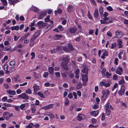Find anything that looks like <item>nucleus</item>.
Instances as JSON below:
<instances>
[{
    "label": "nucleus",
    "instance_id": "obj_37",
    "mask_svg": "<svg viewBox=\"0 0 128 128\" xmlns=\"http://www.w3.org/2000/svg\"><path fill=\"white\" fill-rule=\"evenodd\" d=\"M34 125V124L32 123H31L29 125L26 126V128H32V126Z\"/></svg>",
    "mask_w": 128,
    "mask_h": 128
},
{
    "label": "nucleus",
    "instance_id": "obj_29",
    "mask_svg": "<svg viewBox=\"0 0 128 128\" xmlns=\"http://www.w3.org/2000/svg\"><path fill=\"white\" fill-rule=\"evenodd\" d=\"M69 102L68 98H66L64 102V104L66 106H68L69 104Z\"/></svg>",
    "mask_w": 128,
    "mask_h": 128
},
{
    "label": "nucleus",
    "instance_id": "obj_38",
    "mask_svg": "<svg viewBox=\"0 0 128 128\" xmlns=\"http://www.w3.org/2000/svg\"><path fill=\"white\" fill-rule=\"evenodd\" d=\"M26 106L25 104H21L20 106V108L22 110H23V108L25 107Z\"/></svg>",
    "mask_w": 128,
    "mask_h": 128
},
{
    "label": "nucleus",
    "instance_id": "obj_12",
    "mask_svg": "<svg viewBox=\"0 0 128 128\" xmlns=\"http://www.w3.org/2000/svg\"><path fill=\"white\" fill-rule=\"evenodd\" d=\"M34 91L35 92H37L39 90V86L36 84H34L33 86Z\"/></svg>",
    "mask_w": 128,
    "mask_h": 128
},
{
    "label": "nucleus",
    "instance_id": "obj_44",
    "mask_svg": "<svg viewBox=\"0 0 128 128\" xmlns=\"http://www.w3.org/2000/svg\"><path fill=\"white\" fill-rule=\"evenodd\" d=\"M123 53L122 52H120L118 54V58L120 59H121L122 57L121 56L122 54Z\"/></svg>",
    "mask_w": 128,
    "mask_h": 128
},
{
    "label": "nucleus",
    "instance_id": "obj_16",
    "mask_svg": "<svg viewBox=\"0 0 128 128\" xmlns=\"http://www.w3.org/2000/svg\"><path fill=\"white\" fill-rule=\"evenodd\" d=\"M117 44L118 46V48H122V41L121 40L118 39L117 40Z\"/></svg>",
    "mask_w": 128,
    "mask_h": 128
},
{
    "label": "nucleus",
    "instance_id": "obj_24",
    "mask_svg": "<svg viewBox=\"0 0 128 128\" xmlns=\"http://www.w3.org/2000/svg\"><path fill=\"white\" fill-rule=\"evenodd\" d=\"M30 9L31 10L34 11L35 12H37L38 10V9L37 8L34 6L31 7Z\"/></svg>",
    "mask_w": 128,
    "mask_h": 128
},
{
    "label": "nucleus",
    "instance_id": "obj_58",
    "mask_svg": "<svg viewBox=\"0 0 128 128\" xmlns=\"http://www.w3.org/2000/svg\"><path fill=\"white\" fill-rule=\"evenodd\" d=\"M50 118H54V115L52 114H49L47 115Z\"/></svg>",
    "mask_w": 128,
    "mask_h": 128
},
{
    "label": "nucleus",
    "instance_id": "obj_26",
    "mask_svg": "<svg viewBox=\"0 0 128 128\" xmlns=\"http://www.w3.org/2000/svg\"><path fill=\"white\" fill-rule=\"evenodd\" d=\"M33 76L36 79H37L39 78L40 76V75L38 74H36L35 72H33Z\"/></svg>",
    "mask_w": 128,
    "mask_h": 128
},
{
    "label": "nucleus",
    "instance_id": "obj_20",
    "mask_svg": "<svg viewBox=\"0 0 128 128\" xmlns=\"http://www.w3.org/2000/svg\"><path fill=\"white\" fill-rule=\"evenodd\" d=\"M54 69L52 67H48V72L50 74H53L54 72Z\"/></svg>",
    "mask_w": 128,
    "mask_h": 128
},
{
    "label": "nucleus",
    "instance_id": "obj_17",
    "mask_svg": "<svg viewBox=\"0 0 128 128\" xmlns=\"http://www.w3.org/2000/svg\"><path fill=\"white\" fill-rule=\"evenodd\" d=\"M76 30L77 28L76 27H72L70 28L69 29L70 32L73 33H75Z\"/></svg>",
    "mask_w": 128,
    "mask_h": 128
},
{
    "label": "nucleus",
    "instance_id": "obj_64",
    "mask_svg": "<svg viewBox=\"0 0 128 128\" xmlns=\"http://www.w3.org/2000/svg\"><path fill=\"white\" fill-rule=\"evenodd\" d=\"M98 108V106L96 104H95L94 106L92 107V108H93L94 109L96 110Z\"/></svg>",
    "mask_w": 128,
    "mask_h": 128
},
{
    "label": "nucleus",
    "instance_id": "obj_62",
    "mask_svg": "<svg viewBox=\"0 0 128 128\" xmlns=\"http://www.w3.org/2000/svg\"><path fill=\"white\" fill-rule=\"evenodd\" d=\"M4 45L5 46H6L9 45V42L8 40L5 41L4 42Z\"/></svg>",
    "mask_w": 128,
    "mask_h": 128
},
{
    "label": "nucleus",
    "instance_id": "obj_60",
    "mask_svg": "<svg viewBox=\"0 0 128 128\" xmlns=\"http://www.w3.org/2000/svg\"><path fill=\"white\" fill-rule=\"evenodd\" d=\"M107 35L108 36H109L110 37L112 36V33H111V32L110 31H108L107 32Z\"/></svg>",
    "mask_w": 128,
    "mask_h": 128
},
{
    "label": "nucleus",
    "instance_id": "obj_52",
    "mask_svg": "<svg viewBox=\"0 0 128 128\" xmlns=\"http://www.w3.org/2000/svg\"><path fill=\"white\" fill-rule=\"evenodd\" d=\"M116 43L112 44L111 48L112 49L114 48L116 46Z\"/></svg>",
    "mask_w": 128,
    "mask_h": 128
},
{
    "label": "nucleus",
    "instance_id": "obj_9",
    "mask_svg": "<svg viewBox=\"0 0 128 128\" xmlns=\"http://www.w3.org/2000/svg\"><path fill=\"white\" fill-rule=\"evenodd\" d=\"M122 87L123 88L120 90L118 92L119 94L121 96L124 94L125 90L126 88L125 86H123Z\"/></svg>",
    "mask_w": 128,
    "mask_h": 128
},
{
    "label": "nucleus",
    "instance_id": "obj_15",
    "mask_svg": "<svg viewBox=\"0 0 128 128\" xmlns=\"http://www.w3.org/2000/svg\"><path fill=\"white\" fill-rule=\"evenodd\" d=\"M53 106V104H50L47 106H44L41 108L42 109L47 110L51 108Z\"/></svg>",
    "mask_w": 128,
    "mask_h": 128
},
{
    "label": "nucleus",
    "instance_id": "obj_28",
    "mask_svg": "<svg viewBox=\"0 0 128 128\" xmlns=\"http://www.w3.org/2000/svg\"><path fill=\"white\" fill-rule=\"evenodd\" d=\"M125 83V81L123 79L120 80L118 82V83L120 85H123Z\"/></svg>",
    "mask_w": 128,
    "mask_h": 128
},
{
    "label": "nucleus",
    "instance_id": "obj_7",
    "mask_svg": "<svg viewBox=\"0 0 128 128\" xmlns=\"http://www.w3.org/2000/svg\"><path fill=\"white\" fill-rule=\"evenodd\" d=\"M122 72L123 70L121 67H118V69L116 70V73L120 75H122Z\"/></svg>",
    "mask_w": 128,
    "mask_h": 128
},
{
    "label": "nucleus",
    "instance_id": "obj_5",
    "mask_svg": "<svg viewBox=\"0 0 128 128\" xmlns=\"http://www.w3.org/2000/svg\"><path fill=\"white\" fill-rule=\"evenodd\" d=\"M115 33L116 36V38H122L124 35L121 31L119 30H117Z\"/></svg>",
    "mask_w": 128,
    "mask_h": 128
},
{
    "label": "nucleus",
    "instance_id": "obj_63",
    "mask_svg": "<svg viewBox=\"0 0 128 128\" xmlns=\"http://www.w3.org/2000/svg\"><path fill=\"white\" fill-rule=\"evenodd\" d=\"M55 75L57 77H59L60 76V73L59 72H57L55 73Z\"/></svg>",
    "mask_w": 128,
    "mask_h": 128
},
{
    "label": "nucleus",
    "instance_id": "obj_30",
    "mask_svg": "<svg viewBox=\"0 0 128 128\" xmlns=\"http://www.w3.org/2000/svg\"><path fill=\"white\" fill-rule=\"evenodd\" d=\"M62 36L60 34H57L56 35L55 38L56 40L60 39Z\"/></svg>",
    "mask_w": 128,
    "mask_h": 128
},
{
    "label": "nucleus",
    "instance_id": "obj_32",
    "mask_svg": "<svg viewBox=\"0 0 128 128\" xmlns=\"http://www.w3.org/2000/svg\"><path fill=\"white\" fill-rule=\"evenodd\" d=\"M16 64V62L14 61H11L10 62V65L11 66H14Z\"/></svg>",
    "mask_w": 128,
    "mask_h": 128
},
{
    "label": "nucleus",
    "instance_id": "obj_21",
    "mask_svg": "<svg viewBox=\"0 0 128 128\" xmlns=\"http://www.w3.org/2000/svg\"><path fill=\"white\" fill-rule=\"evenodd\" d=\"M94 16L96 18H97L98 17V9H95V11L94 14Z\"/></svg>",
    "mask_w": 128,
    "mask_h": 128
},
{
    "label": "nucleus",
    "instance_id": "obj_54",
    "mask_svg": "<svg viewBox=\"0 0 128 128\" xmlns=\"http://www.w3.org/2000/svg\"><path fill=\"white\" fill-rule=\"evenodd\" d=\"M82 57L81 56H79L78 58L77 61L79 62H82Z\"/></svg>",
    "mask_w": 128,
    "mask_h": 128
},
{
    "label": "nucleus",
    "instance_id": "obj_43",
    "mask_svg": "<svg viewBox=\"0 0 128 128\" xmlns=\"http://www.w3.org/2000/svg\"><path fill=\"white\" fill-rule=\"evenodd\" d=\"M63 49L66 52H68L69 51V49L66 46H64L63 48Z\"/></svg>",
    "mask_w": 128,
    "mask_h": 128
},
{
    "label": "nucleus",
    "instance_id": "obj_11",
    "mask_svg": "<svg viewBox=\"0 0 128 128\" xmlns=\"http://www.w3.org/2000/svg\"><path fill=\"white\" fill-rule=\"evenodd\" d=\"M99 112L98 110H95L91 112H90V114L92 116L96 117L98 114Z\"/></svg>",
    "mask_w": 128,
    "mask_h": 128
},
{
    "label": "nucleus",
    "instance_id": "obj_40",
    "mask_svg": "<svg viewBox=\"0 0 128 128\" xmlns=\"http://www.w3.org/2000/svg\"><path fill=\"white\" fill-rule=\"evenodd\" d=\"M37 37L34 35L32 37L31 39L30 40L31 42H33L34 40Z\"/></svg>",
    "mask_w": 128,
    "mask_h": 128
},
{
    "label": "nucleus",
    "instance_id": "obj_18",
    "mask_svg": "<svg viewBox=\"0 0 128 128\" xmlns=\"http://www.w3.org/2000/svg\"><path fill=\"white\" fill-rule=\"evenodd\" d=\"M7 92L10 95H14L16 94V92L14 90H7Z\"/></svg>",
    "mask_w": 128,
    "mask_h": 128
},
{
    "label": "nucleus",
    "instance_id": "obj_6",
    "mask_svg": "<svg viewBox=\"0 0 128 128\" xmlns=\"http://www.w3.org/2000/svg\"><path fill=\"white\" fill-rule=\"evenodd\" d=\"M18 97L19 98H22L25 100H28L29 98V97L26 94L23 93L19 95Z\"/></svg>",
    "mask_w": 128,
    "mask_h": 128
},
{
    "label": "nucleus",
    "instance_id": "obj_2",
    "mask_svg": "<svg viewBox=\"0 0 128 128\" xmlns=\"http://www.w3.org/2000/svg\"><path fill=\"white\" fill-rule=\"evenodd\" d=\"M70 59L69 58L68 56H66V57L63 58L62 60L63 62L61 63V65L62 68L66 70H68L66 64L68 62V60Z\"/></svg>",
    "mask_w": 128,
    "mask_h": 128
},
{
    "label": "nucleus",
    "instance_id": "obj_46",
    "mask_svg": "<svg viewBox=\"0 0 128 128\" xmlns=\"http://www.w3.org/2000/svg\"><path fill=\"white\" fill-rule=\"evenodd\" d=\"M48 75V73L47 72H45L43 75V77L44 78H47Z\"/></svg>",
    "mask_w": 128,
    "mask_h": 128
},
{
    "label": "nucleus",
    "instance_id": "obj_13",
    "mask_svg": "<svg viewBox=\"0 0 128 128\" xmlns=\"http://www.w3.org/2000/svg\"><path fill=\"white\" fill-rule=\"evenodd\" d=\"M88 68L87 67H85L81 70V71L83 73L87 74L88 73Z\"/></svg>",
    "mask_w": 128,
    "mask_h": 128
},
{
    "label": "nucleus",
    "instance_id": "obj_25",
    "mask_svg": "<svg viewBox=\"0 0 128 128\" xmlns=\"http://www.w3.org/2000/svg\"><path fill=\"white\" fill-rule=\"evenodd\" d=\"M40 30H38L34 34V35L36 36V37L37 38L40 35Z\"/></svg>",
    "mask_w": 128,
    "mask_h": 128
},
{
    "label": "nucleus",
    "instance_id": "obj_23",
    "mask_svg": "<svg viewBox=\"0 0 128 128\" xmlns=\"http://www.w3.org/2000/svg\"><path fill=\"white\" fill-rule=\"evenodd\" d=\"M73 10V7L72 6L70 5L69 6L68 8V11L70 12H71Z\"/></svg>",
    "mask_w": 128,
    "mask_h": 128
},
{
    "label": "nucleus",
    "instance_id": "obj_31",
    "mask_svg": "<svg viewBox=\"0 0 128 128\" xmlns=\"http://www.w3.org/2000/svg\"><path fill=\"white\" fill-rule=\"evenodd\" d=\"M62 10L60 9H58L57 10H55L54 12V13L56 15V14L57 12H58V14H60L62 12Z\"/></svg>",
    "mask_w": 128,
    "mask_h": 128
},
{
    "label": "nucleus",
    "instance_id": "obj_10",
    "mask_svg": "<svg viewBox=\"0 0 128 128\" xmlns=\"http://www.w3.org/2000/svg\"><path fill=\"white\" fill-rule=\"evenodd\" d=\"M85 118V116L84 115L81 114H79L77 117V120L79 121L80 120L82 119H84Z\"/></svg>",
    "mask_w": 128,
    "mask_h": 128
},
{
    "label": "nucleus",
    "instance_id": "obj_19",
    "mask_svg": "<svg viewBox=\"0 0 128 128\" xmlns=\"http://www.w3.org/2000/svg\"><path fill=\"white\" fill-rule=\"evenodd\" d=\"M3 116L6 120H8L9 118V112H5L3 113Z\"/></svg>",
    "mask_w": 128,
    "mask_h": 128
},
{
    "label": "nucleus",
    "instance_id": "obj_34",
    "mask_svg": "<svg viewBox=\"0 0 128 128\" xmlns=\"http://www.w3.org/2000/svg\"><path fill=\"white\" fill-rule=\"evenodd\" d=\"M111 75V74L109 73L108 72H107L106 73V77L107 78H108Z\"/></svg>",
    "mask_w": 128,
    "mask_h": 128
},
{
    "label": "nucleus",
    "instance_id": "obj_57",
    "mask_svg": "<svg viewBox=\"0 0 128 128\" xmlns=\"http://www.w3.org/2000/svg\"><path fill=\"white\" fill-rule=\"evenodd\" d=\"M88 16L89 18L90 19H92V16H91L90 14L89 11H88Z\"/></svg>",
    "mask_w": 128,
    "mask_h": 128
},
{
    "label": "nucleus",
    "instance_id": "obj_22",
    "mask_svg": "<svg viewBox=\"0 0 128 128\" xmlns=\"http://www.w3.org/2000/svg\"><path fill=\"white\" fill-rule=\"evenodd\" d=\"M19 29V26H14L11 27V30H18Z\"/></svg>",
    "mask_w": 128,
    "mask_h": 128
},
{
    "label": "nucleus",
    "instance_id": "obj_41",
    "mask_svg": "<svg viewBox=\"0 0 128 128\" xmlns=\"http://www.w3.org/2000/svg\"><path fill=\"white\" fill-rule=\"evenodd\" d=\"M107 10L109 11H112L113 10L111 6H109L106 7Z\"/></svg>",
    "mask_w": 128,
    "mask_h": 128
},
{
    "label": "nucleus",
    "instance_id": "obj_33",
    "mask_svg": "<svg viewBox=\"0 0 128 128\" xmlns=\"http://www.w3.org/2000/svg\"><path fill=\"white\" fill-rule=\"evenodd\" d=\"M38 94L40 97L42 98H44V96L42 93L40 92H38Z\"/></svg>",
    "mask_w": 128,
    "mask_h": 128
},
{
    "label": "nucleus",
    "instance_id": "obj_45",
    "mask_svg": "<svg viewBox=\"0 0 128 128\" xmlns=\"http://www.w3.org/2000/svg\"><path fill=\"white\" fill-rule=\"evenodd\" d=\"M26 93L28 94H30L32 93V91L30 89H28L26 91Z\"/></svg>",
    "mask_w": 128,
    "mask_h": 128
},
{
    "label": "nucleus",
    "instance_id": "obj_1",
    "mask_svg": "<svg viewBox=\"0 0 128 128\" xmlns=\"http://www.w3.org/2000/svg\"><path fill=\"white\" fill-rule=\"evenodd\" d=\"M48 24H47L45 23L42 21H40L37 23V26L39 27V28H42L46 27V26H48L45 29H48V30L52 28L53 25L51 24L48 26Z\"/></svg>",
    "mask_w": 128,
    "mask_h": 128
},
{
    "label": "nucleus",
    "instance_id": "obj_48",
    "mask_svg": "<svg viewBox=\"0 0 128 128\" xmlns=\"http://www.w3.org/2000/svg\"><path fill=\"white\" fill-rule=\"evenodd\" d=\"M12 48L11 47L7 48V47H6L4 49V50L5 51H9L11 50Z\"/></svg>",
    "mask_w": 128,
    "mask_h": 128
},
{
    "label": "nucleus",
    "instance_id": "obj_35",
    "mask_svg": "<svg viewBox=\"0 0 128 128\" xmlns=\"http://www.w3.org/2000/svg\"><path fill=\"white\" fill-rule=\"evenodd\" d=\"M3 3L4 6H6L7 4V2L6 0H0Z\"/></svg>",
    "mask_w": 128,
    "mask_h": 128
},
{
    "label": "nucleus",
    "instance_id": "obj_53",
    "mask_svg": "<svg viewBox=\"0 0 128 128\" xmlns=\"http://www.w3.org/2000/svg\"><path fill=\"white\" fill-rule=\"evenodd\" d=\"M100 13L101 15H102L103 12V9L102 8H100Z\"/></svg>",
    "mask_w": 128,
    "mask_h": 128
},
{
    "label": "nucleus",
    "instance_id": "obj_61",
    "mask_svg": "<svg viewBox=\"0 0 128 128\" xmlns=\"http://www.w3.org/2000/svg\"><path fill=\"white\" fill-rule=\"evenodd\" d=\"M113 78L114 80H116L118 79L117 76L116 74H114L113 76Z\"/></svg>",
    "mask_w": 128,
    "mask_h": 128
},
{
    "label": "nucleus",
    "instance_id": "obj_51",
    "mask_svg": "<svg viewBox=\"0 0 128 128\" xmlns=\"http://www.w3.org/2000/svg\"><path fill=\"white\" fill-rule=\"evenodd\" d=\"M118 86V84L117 83H115L114 86L112 88V90H114V89L117 87Z\"/></svg>",
    "mask_w": 128,
    "mask_h": 128
},
{
    "label": "nucleus",
    "instance_id": "obj_49",
    "mask_svg": "<svg viewBox=\"0 0 128 128\" xmlns=\"http://www.w3.org/2000/svg\"><path fill=\"white\" fill-rule=\"evenodd\" d=\"M92 124H96V120L95 119L92 118Z\"/></svg>",
    "mask_w": 128,
    "mask_h": 128
},
{
    "label": "nucleus",
    "instance_id": "obj_50",
    "mask_svg": "<svg viewBox=\"0 0 128 128\" xmlns=\"http://www.w3.org/2000/svg\"><path fill=\"white\" fill-rule=\"evenodd\" d=\"M31 55L32 56L31 59H32L35 57V53L34 52H32L31 53Z\"/></svg>",
    "mask_w": 128,
    "mask_h": 128
},
{
    "label": "nucleus",
    "instance_id": "obj_14",
    "mask_svg": "<svg viewBox=\"0 0 128 128\" xmlns=\"http://www.w3.org/2000/svg\"><path fill=\"white\" fill-rule=\"evenodd\" d=\"M9 3L11 4L14 5L20 1L19 0H8Z\"/></svg>",
    "mask_w": 128,
    "mask_h": 128
},
{
    "label": "nucleus",
    "instance_id": "obj_47",
    "mask_svg": "<svg viewBox=\"0 0 128 128\" xmlns=\"http://www.w3.org/2000/svg\"><path fill=\"white\" fill-rule=\"evenodd\" d=\"M100 21L101 24H108V23H107V22L104 20H101Z\"/></svg>",
    "mask_w": 128,
    "mask_h": 128
},
{
    "label": "nucleus",
    "instance_id": "obj_3",
    "mask_svg": "<svg viewBox=\"0 0 128 128\" xmlns=\"http://www.w3.org/2000/svg\"><path fill=\"white\" fill-rule=\"evenodd\" d=\"M102 92L103 95L102 97V100H105L107 97V95L109 93V91L108 90H103Z\"/></svg>",
    "mask_w": 128,
    "mask_h": 128
},
{
    "label": "nucleus",
    "instance_id": "obj_4",
    "mask_svg": "<svg viewBox=\"0 0 128 128\" xmlns=\"http://www.w3.org/2000/svg\"><path fill=\"white\" fill-rule=\"evenodd\" d=\"M106 116H108L110 114V109L109 102H108L106 104Z\"/></svg>",
    "mask_w": 128,
    "mask_h": 128
},
{
    "label": "nucleus",
    "instance_id": "obj_39",
    "mask_svg": "<svg viewBox=\"0 0 128 128\" xmlns=\"http://www.w3.org/2000/svg\"><path fill=\"white\" fill-rule=\"evenodd\" d=\"M98 125H96L95 126H94L93 124H90L88 126L89 128H96L98 127Z\"/></svg>",
    "mask_w": 128,
    "mask_h": 128
},
{
    "label": "nucleus",
    "instance_id": "obj_36",
    "mask_svg": "<svg viewBox=\"0 0 128 128\" xmlns=\"http://www.w3.org/2000/svg\"><path fill=\"white\" fill-rule=\"evenodd\" d=\"M8 65L7 64H5L4 66V70L5 71L8 70Z\"/></svg>",
    "mask_w": 128,
    "mask_h": 128
},
{
    "label": "nucleus",
    "instance_id": "obj_56",
    "mask_svg": "<svg viewBox=\"0 0 128 128\" xmlns=\"http://www.w3.org/2000/svg\"><path fill=\"white\" fill-rule=\"evenodd\" d=\"M72 94L76 99H77V95L76 93L75 92H73Z\"/></svg>",
    "mask_w": 128,
    "mask_h": 128
},
{
    "label": "nucleus",
    "instance_id": "obj_8",
    "mask_svg": "<svg viewBox=\"0 0 128 128\" xmlns=\"http://www.w3.org/2000/svg\"><path fill=\"white\" fill-rule=\"evenodd\" d=\"M82 76V80L84 82L86 83L88 80V78L87 74H81Z\"/></svg>",
    "mask_w": 128,
    "mask_h": 128
},
{
    "label": "nucleus",
    "instance_id": "obj_55",
    "mask_svg": "<svg viewBox=\"0 0 128 128\" xmlns=\"http://www.w3.org/2000/svg\"><path fill=\"white\" fill-rule=\"evenodd\" d=\"M58 28L60 30V31H62L63 30L62 26V25H59L58 27Z\"/></svg>",
    "mask_w": 128,
    "mask_h": 128
},
{
    "label": "nucleus",
    "instance_id": "obj_59",
    "mask_svg": "<svg viewBox=\"0 0 128 128\" xmlns=\"http://www.w3.org/2000/svg\"><path fill=\"white\" fill-rule=\"evenodd\" d=\"M118 58H116L115 59V60L114 61V64L116 65H117L118 64Z\"/></svg>",
    "mask_w": 128,
    "mask_h": 128
},
{
    "label": "nucleus",
    "instance_id": "obj_42",
    "mask_svg": "<svg viewBox=\"0 0 128 128\" xmlns=\"http://www.w3.org/2000/svg\"><path fill=\"white\" fill-rule=\"evenodd\" d=\"M50 16L48 15L47 16L46 18H44L45 22H48L50 20Z\"/></svg>",
    "mask_w": 128,
    "mask_h": 128
},
{
    "label": "nucleus",
    "instance_id": "obj_27",
    "mask_svg": "<svg viewBox=\"0 0 128 128\" xmlns=\"http://www.w3.org/2000/svg\"><path fill=\"white\" fill-rule=\"evenodd\" d=\"M68 46L69 48V50H70L72 51L74 50V48H73L72 44L69 43L68 44Z\"/></svg>",
    "mask_w": 128,
    "mask_h": 128
}]
</instances>
